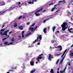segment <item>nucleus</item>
<instances>
[{"label": "nucleus", "instance_id": "obj_26", "mask_svg": "<svg viewBox=\"0 0 73 73\" xmlns=\"http://www.w3.org/2000/svg\"><path fill=\"white\" fill-rule=\"evenodd\" d=\"M51 42L52 43H54V42H57V41L56 40H52Z\"/></svg>", "mask_w": 73, "mask_h": 73}, {"label": "nucleus", "instance_id": "obj_7", "mask_svg": "<svg viewBox=\"0 0 73 73\" xmlns=\"http://www.w3.org/2000/svg\"><path fill=\"white\" fill-rule=\"evenodd\" d=\"M49 56H48V60H50V61H51V59L53 58V56L51 55V54H49Z\"/></svg>", "mask_w": 73, "mask_h": 73}, {"label": "nucleus", "instance_id": "obj_59", "mask_svg": "<svg viewBox=\"0 0 73 73\" xmlns=\"http://www.w3.org/2000/svg\"><path fill=\"white\" fill-rule=\"evenodd\" d=\"M71 47H73V44H72V45H71Z\"/></svg>", "mask_w": 73, "mask_h": 73}, {"label": "nucleus", "instance_id": "obj_49", "mask_svg": "<svg viewBox=\"0 0 73 73\" xmlns=\"http://www.w3.org/2000/svg\"><path fill=\"white\" fill-rule=\"evenodd\" d=\"M0 35H3V33L2 32H0Z\"/></svg>", "mask_w": 73, "mask_h": 73}, {"label": "nucleus", "instance_id": "obj_46", "mask_svg": "<svg viewBox=\"0 0 73 73\" xmlns=\"http://www.w3.org/2000/svg\"><path fill=\"white\" fill-rule=\"evenodd\" d=\"M53 3H50L49 4V5H53Z\"/></svg>", "mask_w": 73, "mask_h": 73}, {"label": "nucleus", "instance_id": "obj_45", "mask_svg": "<svg viewBox=\"0 0 73 73\" xmlns=\"http://www.w3.org/2000/svg\"><path fill=\"white\" fill-rule=\"evenodd\" d=\"M37 28V26H36V27L34 29V30H35Z\"/></svg>", "mask_w": 73, "mask_h": 73}, {"label": "nucleus", "instance_id": "obj_43", "mask_svg": "<svg viewBox=\"0 0 73 73\" xmlns=\"http://www.w3.org/2000/svg\"><path fill=\"white\" fill-rule=\"evenodd\" d=\"M29 24H30V23L29 22L27 23V25H29Z\"/></svg>", "mask_w": 73, "mask_h": 73}, {"label": "nucleus", "instance_id": "obj_21", "mask_svg": "<svg viewBox=\"0 0 73 73\" xmlns=\"http://www.w3.org/2000/svg\"><path fill=\"white\" fill-rule=\"evenodd\" d=\"M55 29H56V27L54 26L52 27V30L53 32H54Z\"/></svg>", "mask_w": 73, "mask_h": 73}, {"label": "nucleus", "instance_id": "obj_47", "mask_svg": "<svg viewBox=\"0 0 73 73\" xmlns=\"http://www.w3.org/2000/svg\"><path fill=\"white\" fill-rule=\"evenodd\" d=\"M13 44V42H11V43H9L8 44V45H9L10 44Z\"/></svg>", "mask_w": 73, "mask_h": 73}, {"label": "nucleus", "instance_id": "obj_48", "mask_svg": "<svg viewBox=\"0 0 73 73\" xmlns=\"http://www.w3.org/2000/svg\"><path fill=\"white\" fill-rule=\"evenodd\" d=\"M20 4H21V2H18V5H20Z\"/></svg>", "mask_w": 73, "mask_h": 73}, {"label": "nucleus", "instance_id": "obj_39", "mask_svg": "<svg viewBox=\"0 0 73 73\" xmlns=\"http://www.w3.org/2000/svg\"><path fill=\"white\" fill-rule=\"evenodd\" d=\"M4 31V29H3L1 30V31L3 32V31Z\"/></svg>", "mask_w": 73, "mask_h": 73}, {"label": "nucleus", "instance_id": "obj_61", "mask_svg": "<svg viewBox=\"0 0 73 73\" xmlns=\"http://www.w3.org/2000/svg\"><path fill=\"white\" fill-rule=\"evenodd\" d=\"M58 11H59V10H58V11H56V12H58Z\"/></svg>", "mask_w": 73, "mask_h": 73}, {"label": "nucleus", "instance_id": "obj_3", "mask_svg": "<svg viewBox=\"0 0 73 73\" xmlns=\"http://www.w3.org/2000/svg\"><path fill=\"white\" fill-rule=\"evenodd\" d=\"M40 39V40H41V39H42V37L41 36V35H40L37 38V40H36L35 41H33V43H35L37 41V40H38V39Z\"/></svg>", "mask_w": 73, "mask_h": 73}, {"label": "nucleus", "instance_id": "obj_24", "mask_svg": "<svg viewBox=\"0 0 73 73\" xmlns=\"http://www.w3.org/2000/svg\"><path fill=\"white\" fill-rule=\"evenodd\" d=\"M50 73H54V71H53V69H51V71H50Z\"/></svg>", "mask_w": 73, "mask_h": 73}, {"label": "nucleus", "instance_id": "obj_14", "mask_svg": "<svg viewBox=\"0 0 73 73\" xmlns=\"http://www.w3.org/2000/svg\"><path fill=\"white\" fill-rule=\"evenodd\" d=\"M18 28L20 29L21 30H23V26H19L18 27Z\"/></svg>", "mask_w": 73, "mask_h": 73}, {"label": "nucleus", "instance_id": "obj_53", "mask_svg": "<svg viewBox=\"0 0 73 73\" xmlns=\"http://www.w3.org/2000/svg\"><path fill=\"white\" fill-rule=\"evenodd\" d=\"M65 70H66V69H65V68H64V70H63V72H65Z\"/></svg>", "mask_w": 73, "mask_h": 73}, {"label": "nucleus", "instance_id": "obj_25", "mask_svg": "<svg viewBox=\"0 0 73 73\" xmlns=\"http://www.w3.org/2000/svg\"><path fill=\"white\" fill-rule=\"evenodd\" d=\"M15 38H14V37H13L11 39V41L12 42H13L14 41H15Z\"/></svg>", "mask_w": 73, "mask_h": 73}, {"label": "nucleus", "instance_id": "obj_51", "mask_svg": "<svg viewBox=\"0 0 73 73\" xmlns=\"http://www.w3.org/2000/svg\"><path fill=\"white\" fill-rule=\"evenodd\" d=\"M40 42H38L37 43V45H40Z\"/></svg>", "mask_w": 73, "mask_h": 73}, {"label": "nucleus", "instance_id": "obj_40", "mask_svg": "<svg viewBox=\"0 0 73 73\" xmlns=\"http://www.w3.org/2000/svg\"><path fill=\"white\" fill-rule=\"evenodd\" d=\"M46 20H47V19H46L43 21V23H45L46 21Z\"/></svg>", "mask_w": 73, "mask_h": 73}, {"label": "nucleus", "instance_id": "obj_60", "mask_svg": "<svg viewBox=\"0 0 73 73\" xmlns=\"http://www.w3.org/2000/svg\"><path fill=\"white\" fill-rule=\"evenodd\" d=\"M11 33H12V32L11 31V32H9V34H11Z\"/></svg>", "mask_w": 73, "mask_h": 73}, {"label": "nucleus", "instance_id": "obj_1", "mask_svg": "<svg viewBox=\"0 0 73 73\" xmlns=\"http://www.w3.org/2000/svg\"><path fill=\"white\" fill-rule=\"evenodd\" d=\"M43 56V54H42L39 55L38 57L36 58V60H37L38 61H40V60H41L42 58V57L41 56Z\"/></svg>", "mask_w": 73, "mask_h": 73}, {"label": "nucleus", "instance_id": "obj_35", "mask_svg": "<svg viewBox=\"0 0 73 73\" xmlns=\"http://www.w3.org/2000/svg\"><path fill=\"white\" fill-rule=\"evenodd\" d=\"M62 54V53L58 54H56V56H60V54Z\"/></svg>", "mask_w": 73, "mask_h": 73}, {"label": "nucleus", "instance_id": "obj_62", "mask_svg": "<svg viewBox=\"0 0 73 73\" xmlns=\"http://www.w3.org/2000/svg\"><path fill=\"white\" fill-rule=\"evenodd\" d=\"M66 68H67V67L65 66L64 69H66Z\"/></svg>", "mask_w": 73, "mask_h": 73}, {"label": "nucleus", "instance_id": "obj_19", "mask_svg": "<svg viewBox=\"0 0 73 73\" xmlns=\"http://www.w3.org/2000/svg\"><path fill=\"white\" fill-rule=\"evenodd\" d=\"M60 5V4H56L54 5V7H53V8L54 9H56V6H57V5Z\"/></svg>", "mask_w": 73, "mask_h": 73}, {"label": "nucleus", "instance_id": "obj_16", "mask_svg": "<svg viewBox=\"0 0 73 73\" xmlns=\"http://www.w3.org/2000/svg\"><path fill=\"white\" fill-rule=\"evenodd\" d=\"M4 45H8V42L7 41L5 42L4 43Z\"/></svg>", "mask_w": 73, "mask_h": 73}, {"label": "nucleus", "instance_id": "obj_37", "mask_svg": "<svg viewBox=\"0 0 73 73\" xmlns=\"http://www.w3.org/2000/svg\"><path fill=\"white\" fill-rule=\"evenodd\" d=\"M56 33H60V31H56Z\"/></svg>", "mask_w": 73, "mask_h": 73}, {"label": "nucleus", "instance_id": "obj_17", "mask_svg": "<svg viewBox=\"0 0 73 73\" xmlns=\"http://www.w3.org/2000/svg\"><path fill=\"white\" fill-rule=\"evenodd\" d=\"M67 25H65V24H63V27L64 28H68V27H67L66 26V25H67Z\"/></svg>", "mask_w": 73, "mask_h": 73}, {"label": "nucleus", "instance_id": "obj_50", "mask_svg": "<svg viewBox=\"0 0 73 73\" xmlns=\"http://www.w3.org/2000/svg\"><path fill=\"white\" fill-rule=\"evenodd\" d=\"M22 37H24V34H22Z\"/></svg>", "mask_w": 73, "mask_h": 73}, {"label": "nucleus", "instance_id": "obj_8", "mask_svg": "<svg viewBox=\"0 0 73 73\" xmlns=\"http://www.w3.org/2000/svg\"><path fill=\"white\" fill-rule=\"evenodd\" d=\"M65 58V55L62 58L60 62L59 63L60 64H62V62H63V61H64V60Z\"/></svg>", "mask_w": 73, "mask_h": 73}, {"label": "nucleus", "instance_id": "obj_44", "mask_svg": "<svg viewBox=\"0 0 73 73\" xmlns=\"http://www.w3.org/2000/svg\"><path fill=\"white\" fill-rule=\"evenodd\" d=\"M12 69H13V68H12ZM9 71H11L12 72H13V69H12V70H9Z\"/></svg>", "mask_w": 73, "mask_h": 73}, {"label": "nucleus", "instance_id": "obj_23", "mask_svg": "<svg viewBox=\"0 0 73 73\" xmlns=\"http://www.w3.org/2000/svg\"><path fill=\"white\" fill-rule=\"evenodd\" d=\"M46 28H45L43 29V31L45 33H46Z\"/></svg>", "mask_w": 73, "mask_h": 73}, {"label": "nucleus", "instance_id": "obj_56", "mask_svg": "<svg viewBox=\"0 0 73 73\" xmlns=\"http://www.w3.org/2000/svg\"><path fill=\"white\" fill-rule=\"evenodd\" d=\"M66 27H67V28H68V25H66Z\"/></svg>", "mask_w": 73, "mask_h": 73}, {"label": "nucleus", "instance_id": "obj_13", "mask_svg": "<svg viewBox=\"0 0 73 73\" xmlns=\"http://www.w3.org/2000/svg\"><path fill=\"white\" fill-rule=\"evenodd\" d=\"M34 63H35V62L33 61H30V64L31 65V66H34Z\"/></svg>", "mask_w": 73, "mask_h": 73}, {"label": "nucleus", "instance_id": "obj_32", "mask_svg": "<svg viewBox=\"0 0 73 73\" xmlns=\"http://www.w3.org/2000/svg\"><path fill=\"white\" fill-rule=\"evenodd\" d=\"M4 25H5L4 24V23H3L2 25V28H3V27H4Z\"/></svg>", "mask_w": 73, "mask_h": 73}, {"label": "nucleus", "instance_id": "obj_4", "mask_svg": "<svg viewBox=\"0 0 73 73\" xmlns=\"http://www.w3.org/2000/svg\"><path fill=\"white\" fill-rule=\"evenodd\" d=\"M64 24H65V25H67V23H63V24L61 25V27H62V31H65V30H66V28L63 27V25Z\"/></svg>", "mask_w": 73, "mask_h": 73}, {"label": "nucleus", "instance_id": "obj_11", "mask_svg": "<svg viewBox=\"0 0 73 73\" xmlns=\"http://www.w3.org/2000/svg\"><path fill=\"white\" fill-rule=\"evenodd\" d=\"M6 11H7V10H6L5 11H4L3 12V11H1L0 12V16L1 15H3V14H4V13L6 12Z\"/></svg>", "mask_w": 73, "mask_h": 73}, {"label": "nucleus", "instance_id": "obj_36", "mask_svg": "<svg viewBox=\"0 0 73 73\" xmlns=\"http://www.w3.org/2000/svg\"><path fill=\"white\" fill-rule=\"evenodd\" d=\"M22 18L23 19H24V18H25V16H24L23 15L22 16Z\"/></svg>", "mask_w": 73, "mask_h": 73}, {"label": "nucleus", "instance_id": "obj_54", "mask_svg": "<svg viewBox=\"0 0 73 73\" xmlns=\"http://www.w3.org/2000/svg\"><path fill=\"white\" fill-rule=\"evenodd\" d=\"M68 65L69 66H70V63H68Z\"/></svg>", "mask_w": 73, "mask_h": 73}, {"label": "nucleus", "instance_id": "obj_12", "mask_svg": "<svg viewBox=\"0 0 73 73\" xmlns=\"http://www.w3.org/2000/svg\"><path fill=\"white\" fill-rule=\"evenodd\" d=\"M29 30L31 31V32H32L34 31V28L33 27H30L29 28Z\"/></svg>", "mask_w": 73, "mask_h": 73}, {"label": "nucleus", "instance_id": "obj_29", "mask_svg": "<svg viewBox=\"0 0 73 73\" xmlns=\"http://www.w3.org/2000/svg\"><path fill=\"white\" fill-rule=\"evenodd\" d=\"M31 33H28L26 35V36H28L29 35H30V34H31Z\"/></svg>", "mask_w": 73, "mask_h": 73}, {"label": "nucleus", "instance_id": "obj_30", "mask_svg": "<svg viewBox=\"0 0 73 73\" xmlns=\"http://www.w3.org/2000/svg\"><path fill=\"white\" fill-rule=\"evenodd\" d=\"M70 56H73V52L70 54Z\"/></svg>", "mask_w": 73, "mask_h": 73}, {"label": "nucleus", "instance_id": "obj_52", "mask_svg": "<svg viewBox=\"0 0 73 73\" xmlns=\"http://www.w3.org/2000/svg\"><path fill=\"white\" fill-rule=\"evenodd\" d=\"M68 14H69H69H70V12H68Z\"/></svg>", "mask_w": 73, "mask_h": 73}, {"label": "nucleus", "instance_id": "obj_9", "mask_svg": "<svg viewBox=\"0 0 73 73\" xmlns=\"http://www.w3.org/2000/svg\"><path fill=\"white\" fill-rule=\"evenodd\" d=\"M60 48V49L59 50L60 51H61V50H62V46H58L56 47H55L54 48Z\"/></svg>", "mask_w": 73, "mask_h": 73}, {"label": "nucleus", "instance_id": "obj_22", "mask_svg": "<svg viewBox=\"0 0 73 73\" xmlns=\"http://www.w3.org/2000/svg\"><path fill=\"white\" fill-rule=\"evenodd\" d=\"M28 3L29 4H33V3H34L33 2H32L31 1H30L28 2Z\"/></svg>", "mask_w": 73, "mask_h": 73}, {"label": "nucleus", "instance_id": "obj_18", "mask_svg": "<svg viewBox=\"0 0 73 73\" xmlns=\"http://www.w3.org/2000/svg\"><path fill=\"white\" fill-rule=\"evenodd\" d=\"M62 2L64 4L65 3V0H63V1H59L58 3H61Z\"/></svg>", "mask_w": 73, "mask_h": 73}, {"label": "nucleus", "instance_id": "obj_41", "mask_svg": "<svg viewBox=\"0 0 73 73\" xmlns=\"http://www.w3.org/2000/svg\"><path fill=\"white\" fill-rule=\"evenodd\" d=\"M35 25V24H33L31 25V27H33V26H34Z\"/></svg>", "mask_w": 73, "mask_h": 73}, {"label": "nucleus", "instance_id": "obj_10", "mask_svg": "<svg viewBox=\"0 0 73 73\" xmlns=\"http://www.w3.org/2000/svg\"><path fill=\"white\" fill-rule=\"evenodd\" d=\"M73 28H71L70 29H69V28H68V31L70 32V33H73Z\"/></svg>", "mask_w": 73, "mask_h": 73}, {"label": "nucleus", "instance_id": "obj_63", "mask_svg": "<svg viewBox=\"0 0 73 73\" xmlns=\"http://www.w3.org/2000/svg\"><path fill=\"white\" fill-rule=\"evenodd\" d=\"M36 64H38V62H36Z\"/></svg>", "mask_w": 73, "mask_h": 73}, {"label": "nucleus", "instance_id": "obj_38", "mask_svg": "<svg viewBox=\"0 0 73 73\" xmlns=\"http://www.w3.org/2000/svg\"><path fill=\"white\" fill-rule=\"evenodd\" d=\"M21 18H22V16L19 17V18H18V19L19 20V19H20Z\"/></svg>", "mask_w": 73, "mask_h": 73}, {"label": "nucleus", "instance_id": "obj_20", "mask_svg": "<svg viewBox=\"0 0 73 73\" xmlns=\"http://www.w3.org/2000/svg\"><path fill=\"white\" fill-rule=\"evenodd\" d=\"M17 26V23H14V27H16Z\"/></svg>", "mask_w": 73, "mask_h": 73}, {"label": "nucleus", "instance_id": "obj_2", "mask_svg": "<svg viewBox=\"0 0 73 73\" xmlns=\"http://www.w3.org/2000/svg\"><path fill=\"white\" fill-rule=\"evenodd\" d=\"M43 9V8H42L36 11L35 13V14L36 16H40V14L38 13V12H39L40 11H41L42 10V9Z\"/></svg>", "mask_w": 73, "mask_h": 73}, {"label": "nucleus", "instance_id": "obj_31", "mask_svg": "<svg viewBox=\"0 0 73 73\" xmlns=\"http://www.w3.org/2000/svg\"><path fill=\"white\" fill-rule=\"evenodd\" d=\"M54 10V8H53L51 9V11L52 12H53Z\"/></svg>", "mask_w": 73, "mask_h": 73}, {"label": "nucleus", "instance_id": "obj_6", "mask_svg": "<svg viewBox=\"0 0 73 73\" xmlns=\"http://www.w3.org/2000/svg\"><path fill=\"white\" fill-rule=\"evenodd\" d=\"M69 49H66L64 52L63 53L61 57V58H62V57H63V56H64V54H65L66 53V52L67 51V50L68 52V51H69Z\"/></svg>", "mask_w": 73, "mask_h": 73}, {"label": "nucleus", "instance_id": "obj_34", "mask_svg": "<svg viewBox=\"0 0 73 73\" xmlns=\"http://www.w3.org/2000/svg\"><path fill=\"white\" fill-rule=\"evenodd\" d=\"M24 31H23L22 32V35H24Z\"/></svg>", "mask_w": 73, "mask_h": 73}, {"label": "nucleus", "instance_id": "obj_27", "mask_svg": "<svg viewBox=\"0 0 73 73\" xmlns=\"http://www.w3.org/2000/svg\"><path fill=\"white\" fill-rule=\"evenodd\" d=\"M13 8H14V7L12 8V7H11L8 9V10L9 11H11V10L13 9Z\"/></svg>", "mask_w": 73, "mask_h": 73}, {"label": "nucleus", "instance_id": "obj_28", "mask_svg": "<svg viewBox=\"0 0 73 73\" xmlns=\"http://www.w3.org/2000/svg\"><path fill=\"white\" fill-rule=\"evenodd\" d=\"M7 38H8V37H7L6 38H4L2 39V40L3 41H4V40H6V39H7Z\"/></svg>", "mask_w": 73, "mask_h": 73}, {"label": "nucleus", "instance_id": "obj_5", "mask_svg": "<svg viewBox=\"0 0 73 73\" xmlns=\"http://www.w3.org/2000/svg\"><path fill=\"white\" fill-rule=\"evenodd\" d=\"M8 32H9V30H6L5 31L4 33L3 34V35H5L6 36H7V37H9V35H7V33H8Z\"/></svg>", "mask_w": 73, "mask_h": 73}, {"label": "nucleus", "instance_id": "obj_64", "mask_svg": "<svg viewBox=\"0 0 73 73\" xmlns=\"http://www.w3.org/2000/svg\"><path fill=\"white\" fill-rule=\"evenodd\" d=\"M6 73H9V72H7Z\"/></svg>", "mask_w": 73, "mask_h": 73}, {"label": "nucleus", "instance_id": "obj_55", "mask_svg": "<svg viewBox=\"0 0 73 73\" xmlns=\"http://www.w3.org/2000/svg\"><path fill=\"white\" fill-rule=\"evenodd\" d=\"M16 68H17L16 67H15V68H14L13 69H16Z\"/></svg>", "mask_w": 73, "mask_h": 73}, {"label": "nucleus", "instance_id": "obj_42", "mask_svg": "<svg viewBox=\"0 0 73 73\" xmlns=\"http://www.w3.org/2000/svg\"><path fill=\"white\" fill-rule=\"evenodd\" d=\"M58 61H59V60H57V62H56V64H58Z\"/></svg>", "mask_w": 73, "mask_h": 73}, {"label": "nucleus", "instance_id": "obj_33", "mask_svg": "<svg viewBox=\"0 0 73 73\" xmlns=\"http://www.w3.org/2000/svg\"><path fill=\"white\" fill-rule=\"evenodd\" d=\"M60 73H64V71H61V70H60Z\"/></svg>", "mask_w": 73, "mask_h": 73}, {"label": "nucleus", "instance_id": "obj_57", "mask_svg": "<svg viewBox=\"0 0 73 73\" xmlns=\"http://www.w3.org/2000/svg\"><path fill=\"white\" fill-rule=\"evenodd\" d=\"M45 11H46V10H44L43 11V12H45Z\"/></svg>", "mask_w": 73, "mask_h": 73}, {"label": "nucleus", "instance_id": "obj_58", "mask_svg": "<svg viewBox=\"0 0 73 73\" xmlns=\"http://www.w3.org/2000/svg\"><path fill=\"white\" fill-rule=\"evenodd\" d=\"M26 56H28V54H26Z\"/></svg>", "mask_w": 73, "mask_h": 73}, {"label": "nucleus", "instance_id": "obj_15", "mask_svg": "<svg viewBox=\"0 0 73 73\" xmlns=\"http://www.w3.org/2000/svg\"><path fill=\"white\" fill-rule=\"evenodd\" d=\"M36 70L34 69L33 70H32L31 71L30 73H33L34 72H35V71H36Z\"/></svg>", "mask_w": 73, "mask_h": 73}]
</instances>
